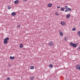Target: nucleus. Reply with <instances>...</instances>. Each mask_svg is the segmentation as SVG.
<instances>
[{"label":"nucleus","mask_w":80,"mask_h":80,"mask_svg":"<svg viewBox=\"0 0 80 80\" xmlns=\"http://www.w3.org/2000/svg\"><path fill=\"white\" fill-rule=\"evenodd\" d=\"M9 40V38L7 37L4 39V43L7 44L8 43V41Z\"/></svg>","instance_id":"f257e3e1"},{"label":"nucleus","mask_w":80,"mask_h":80,"mask_svg":"<svg viewBox=\"0 0 80 80\" xmlns=\"http://www.w3.org/2000/svg\"><path fill=\"white\" fill-rule=\"evenodd\" d=\"M49 44L50 46H52L54 45V43H53L52 41H50L49 42Z\"/></svg>","instance_id":"f03ea898"},{"label":"nucleus","mask_w":80,"mask_h":80,"mask_svg":"<svg viewBox=\"0 0 80 80\" xmlns=\"http://www.w3.org/2000/svg\"><path fill=\"white\" fill-rule=\"evenodd\" d=\"M76 68L77 69H78L79 71H80V65H77L76 66Z\"/></svg>","instance_id":"7ed1b4c3"},{"label":"nucleus","mask_w":80,"mask_h":80,"mask_svg":"<svg viewBox=\"0 0 80 80\" xmlns=\"http://www.w3.org/2000/svg\"><path fill=\"white\" fill-rule=\"evenodd\" d=\"M59 32L60 35L61 37H63V33L62 31H60Z\"/></svg>","instance_id":"20e7f679"},{"label":"nucleus","mask_w":80,"mask_h":80,"mask_svg":"<svg viewBox=\"0 0 80 80\" xmlns=\"http://www.w3.org/2000/svg\"><path fill=\"white\" fill-rule=\"evenodd\" d=\"M71 10V9L70 8H68L66 9L65 10V12H69Z\"/></svg>","instance_id":"39448f33"},{"label":"nucleus","mask_w":80,"mask_h":80,"mask_svg":"<svg viewBox=\"0 0 80 80\" xmlns=\"http://www.w3.org/2000/svg\"><path fill=\"white\" fill-rule=\"evenodd\" d=\"M52 6V3H49L48 4L47 6L49 8H51Z\"/></svg>","instance_id":"423d86ee"},{"label":"nucleus","mask_w":80,"mask_h":80,"mask_svg":"<svg viewBox=\"0 0 80 80\" xmlns=\"http://www.w3.org/2000/svg\"><path fill=\"white\" fill-rule=\"evenodd\" d=\"M19 1L18 0H17L14 2V3L15 4H18L19 3Z\"/></svg>","instance_id":"0eeeda50"},{"label":"nucleus","mask_w":80,"mask_h":80,"mask_svg":"<svg viewBox=\"0 0 80 80\" xmlns=\"http://www.w3.org/2000/svg\"><path fill=\"white\" fill-rule=\"evenodd\" d=\"M61 24L62 25H66V23H64V22H61Z\"/></svg>","instance_id":"6e6552de"},{"label":"nucleus","mask_w":80,"mask_h":80,"mask_svg":"<svg viewBox=\"0 0 80 80\" xmlns=\"http://www.w3.org/2000/svg\"><path fill=\"white\" fill-rule=\"evenodd\" d=\"M12 16H15L16 15V13L15 12H13L11 13Z\"/></svg>","instance_id":"1a4fd4ad"},{"label":"nucleus","mask_w":80,"mask_h":80,"mask_svg":"<svg viewBox=\"0 0 80 80\" xmlns=\"http://www.w3.org/2000/svg\"><path fill=\"white\" fill-rule=\"evenodd\" d=\"M77 46V44H74L72 47L74 48H76Z\"/></svg>","instance_id":"9d476101"},{"label":"nucleus","mask_w":80,"mask_h":80,"mask_svg":"<svg viewBox=\"0 0 80 80\" xmlns=\"http://www.w3.org/2000/svg\"><path fill=\"white\" fill-rule=\"evenodd\" d=\"M10 59L13 60V59H14L15 58H14V56H13V57H12V56H10Z\"/></svg>","instance_id":"9b49d317"},{"label":"nucleus","mask_w":80,"mask_h":80,"mask_svg":"<svg viewBox=\"0 0 80 80\" xmlns=\"http://www.w3.org/2000/svg\"><path fill=\"white\" fill-rule=\"evenodd\" d=\"M71 16L70 14H68L67 15L66 17L67 18H69Z\"/></svg>","instance_id":"f8f14e48"},{"label":"nucleus","mask_w":80,"mask_h":80,"mask_svg":"<svg viewBox=\"0 0 80 80\" xmlns=\"http://www.w3.org/2000/svg\"><path fill=\"white\" fill-rule=\"evenodd\" d=\"M60 10L61 11H63L65 10V9L63 8H60Z\"/></svg>","instance_id":"ddd939ff"},{"label":"nucleus","mask_w":80,"mask_h":80,"mask_svg":"<svg viewBox=\"0 0 80 80\" xmlns=\"http://www.w3.org/2000/svg\"><path fill=\"white\" fill-rule=\"evenodd\" d=\"M49 67L50 68H53V66L52 64H50L49 65Z\"/></svg>","instance_id":"4468645a"},{"label":"nucleus","mask_w":80,"mask_h":80,"mask_svg":"<svg viewBox=\"0 0 80 80\" xmlns=\"http://www.w3.org/2000/svg\"><path fill=\"white\" fill-rule=\"evenodd\" d=\"M55 14L56 15H59V13L58 12H55Z\"/></svg>","instance_id":"2eb2a0df"},{"label":"nucleus","mask_w":80,"mask_h":80,"mask_svg":"<svg viewBox=\"0 0 80 80\" xmlns=\"http://www.w3.org/2000/svg\"><path fill=\"white\" fill-rule=\"evenodd\" d=\"M30 68L31 69H33L34 68V66H31L30 67Z\"/></svg>","instance_id":"dca6fc26"},{"label":"nucleus","mask_w":80,"mask_h":80,"mask_svg":"<svg viewBox=\"0 0 80 80\" xmlns=\"http://www.w3.org/2000/svg\"><path fill=\"white\" fill-rule=\"evenodd\" d=\"M34 78V76H32L31 77H30V79L31 80H33Z\"/></svg>","instance_id":"f3484780"},{"label":"nucleus","mask_w":80,"mask_h":80,"mask_svg":"<svg viewBox=\"0 0 80 80\" xmlns=\"http://www.w3.org/2000/svg\"><path fill=\"white\" fill-rule=\"evenodd\" d=\"M23 47V45L22 44H20V48H22Z\"/></svg>","instance_id":"a211bd4d"},{"label":"nucleus","mask_w":80,"mask_h":80,"mask_svg":"<svg viewBox=\"0 0 80 80\" xmlns=\"http://www.w3.org/2000/svg\"><path fill=\"white\" fill-rule=\"evenodd\" d=\"M68 39V37H65L64 38V40L65 41H67Z\"/></svg>","instance_id":"6ab92c4d"},{"label":"nucleus","mask_w":80,"mask_h":80,"mask_svg":"<svg viewBox=\"0 0 80 80\" xmlns=\"http://www.w3.org/2000/svg\"><path fill=\"white\" fill-rule=\"evenodd\" d=\"M78 35L80 37V31H78Z\"/></svg>","instance_id":"aec40b11"},{"label":"nucleus","mask_w":80,"mask_h":80,"mask_svg":"<svg viewBox=\"0 0 80 80\" xmlns=\"http://www.w3.org/2000/svg\"><path fill=\"white\" fill-rule=\"evenodd\" d=\"M74 43H72V42H71V43H70V45H71V46H73V45H74Z\"/></svg>","instance_id":"412c9836"},{"label":"nucleus","mask_w":80,"mask_h":80,"mask_svg":"<svg viewBox=\"0 0 80 80\" xmlns=\"http://www.w3.org/2000/svg\"><path fill=\"white\" fill-rule=\"evenodd\" d=\"M76 30V28H74L72 29V30L73 31H75Z\"/></svg>","instance_id":"4be33fe9"},{"label":"nucleus","mask_w":80,"mask_h":80,"mask_svg":"<svg viewBox=\"0 0 80 80\" xmlns=\"http://www.w3.org/2000/svg\"><path fill=\"white\" fill-rule=\"evenodd\" d=\"M65 9H67V8H68V6H65L64 7Z\"/></svg>","instance_id":"5701e85b"},{"label":"nucleus","mask_w":80,"mask_h":80,"mask_svg":"<svg viewBox=\"0 0 80 80\" xmlns=\"http://www.w3.org/2000/svg\"><path fill=\"white\" fill-rule=\"evenodd\" d=\"M7 80H10V77H8L7 78Z\"/></svg>","instance_id":"b1692460"},{"label":"nucleus","mask_w":80,"mask_h":80,"mask_svg":"<svg viewBox=\"0 0 80 80\" xmlns=\"http://www.w3.org/2000/svg\"><path fill=\"white\" fill-rule=\"evenodd\" d=\"M21 27V26L20 25H18V28H20Z\"/></svg>","instance_id":"393cba45"},{"label":"nucleus","mask_w":80,"mask_h":80,"mask_svg":"<svg viewBox=\"0 0 80 80\" xmlns=\"http://www.w3.org/2000/svg\"><path fill=\"white\" fill-rule=\"evenodd\" d=\"M11 8L10 7H8V9H10Z\"/></svg>","instance_id":"a878e982"},{"label":"nucleus","mask_w":80,"mask_h":80,"mask_svg":"<svg viewBox=\"0 0 80 80\" xmlns=\"http://www.w3.org/2000/svg\"><path fill=\"white\" fill-rule=\"evenodd\" d=\"M28 0H23V2H26Z\"/></svg>","instance_id":"bb28decb"},{"label":"nucleus","mask_w":80,"mask_h":80,"mask_svg":"<svg viewBox=\"0 0 80 80\" xmlns=\"http://www.w3.org/2000/svg\"><path fill=\"white\" fill-rule=\"evenodd\" d=\"M57 8H60V6H57Z\"/></svg>","instance_id":"cd10ccee"},{"label":"nucleus","mask_w":80,"mask_h":80,"mask_svg":"<svg viewBox=\"0 0 80 80\" xmlns=\"http://www.w3.org/2000/svg\"><path fill=\"white\" fill-rule=\"evenodd\" d=\"M8 66H11V64H8Z\"/></svg>","instance_id":"c85d7f7f"},{"label":"nucleus","mask_w":80,"mask_h":80,"mask_svg":"<svg viewBox=\"0 0 80 80\" xmlns=\"http://www.w3.org/2000/svg\"><path fill=\"white\" fill-rule=\"evenodd\" d=\"M78 48L80 49V46H79Z\"/></svg>","instance_id":"c756f323"},{"label":"nucleus","mask_w":80,"mask_h":80,"mask_svg":"<svg viewBox=\"0 0 80 80\" xmlns=\"http://www.w3.org/2000/svg\"><path fill=\"white\" fill-rule=\"evenodd\" d=\"M79 26H80V23H79Z\"/></svg>","instance_id":"7c9ffc66"},{"label":"nucleus","mask_w":80,"mask_h":80,"mask_svg":"<svg viewBox=\"0 0 80 80\" xmlns=\"http://www.w3.org/2000/svg\"><path fill=\"white\" fill-rule=\"evenodd\" d=\"M49 80H51V79H49Z\"/></svg>","instance_id":"2f4dec72"}]
</instances>
